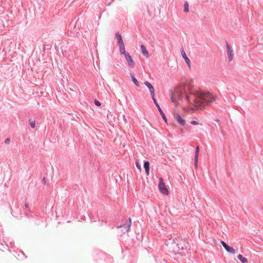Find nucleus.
<instances>
[{
  "label": "nucleus",
  "instance_id": "f257e3e1",
  "mask_svg": "<svg viewBox=\"0 0 263 263\" xmlns=\"http://www.w3.org/2000/svg\"><path fill=\"white\" fill-rule=\"evenodd\" d=\"M185 96V99L190 103L193 104L194 108L191 110H202L205 105L215 101V98L212 97L210 92H204L200 90L192 89L189 87L186 88V85L181 86L172 92L171 99L174 104L177 106V103L175 97L180 100Z\"/></svg>",
  "mask_w": 263,
  "mask_h": 263
},
{
  "label": "nucleus",
  "instance_id": "f03ea898",
  "mask_svg": "<svg viewBox=\"0 0 263 263\" xmlns=\"http://www.w3.org/2000/svg\"><path fill=\"white\" fill-rule=\"evenodd\" d=\"M159 189L161 193L164 195H167L168 191L166 188L163 179L162 178H159Z\"/></svg>",
  "mask_w": 263,
  "mask_h": 263
},
{
  "label": "nucleus",
  "instance_id": "7ed1b4c3",
  "mask_svg": "<svg viewBox=\"0 0 263 263\" xmlns=\"http://www.w3.org/2000/svg\"><path fill=\"white\" fill-rule=\"evenodd\" d=\"M226 47L228 60L229 62H231L233 58V49L228 42H226Z\"/></svg>",
  "mask_w": 263,
  "mask_h": 263
},
{
  "label": "nucleus",
  "instance_id": "20e7f679",
  "mask_svg": "<svg viewBox=\"0 0 263 263\" xmlns=\"http://www.w3.org/2000/svg\"><path fill=\"white\" fill-rule=\"evenodd\" d=\"M125 58L128 63V66L130 68H133L135 66V63L129 53H127L125 54Z\"/></svg>",
  "mask_w": 263,
  "mask_h": 263
},
{
  "label": "nucleus",
  "instance_id": "39448f33",
  "mask_svg": "<svg viewBox=\"0 0 263 263\" xmlns=\"http://www.w3.org/2000/svg\"><path fill=\"white\" fill-rule=\"evenodd\" d=\"M221 243L227 252L233 254H235L236 253L235 250L234 248L229 247L223 241H221Z\"/></svg>",
  "mask_w": 263,
  "mask_h": 263
},
{
  "label": "nucleus",
  "instance_id": "423d86ee",
  "mask_svg": "<svg viewBox=\"0 0 263 263\" xmlns=\"http://www.w3.org/2000/svg\"><path fill=\"white\" fill-rule=\"evenodd\" d=\"M144 84L145 86L149 89L151 95L152 97V98L155 97V89L153 86L148 81H145L144 82Z\"/></svg>",
  "mask_w": 263,
  "mask_h": 263
},
{
  "label": "nucleus",
  "instance_id": "0eeeda50",
  "mask_svg": "<svg viewBox=\"0 0 263 263\" xmlns=\"http://www.w3.org/2000/svg\"><path fill=\"white\" fill-rule=\"evenodd\" d=\"M131 224H132V220H131L130 218H129L128 221H127L126 224H124L123 225H120V226H118V228L124 227L125 229V231L128 232L129 230Z\"/></svg>",
  "mask_w": 263,
  "mask_h": 263
},
{
  "label": "nucleus",
  "instance_id": "6e6552de",
  "mask_svg": "<svg viewBox=\"0 0 263 263\" xmlns=\"http://www.w3.org/2000/svg\"><path fill=\"white\" fill-rule=\"evenodd\" d=\"M181 52L182 56L184 58V59L185 60V61L186 63L187 64V65L189 67H190V60L187 57V56L186 55V53H185V51H184V49H183V48H182V49L181 50Z\"/></svg>",
  "mask_w": 263,
  "mask_h": 263
},
{
  "label": "nucleus",
  "instance_id": "1a4fd4ad",
  "mask_svg": "<svg viewBox=\"0 0 263 263\" xmlns=\"http://www.w3.org/2000/svg\"><path fill=\"white\" fill-rule=\"evenodd\" d=\"M116 37L117 38L119 45L124 44L122 37L121 34L119 33V32H117L116 33Z\"/></svg>",
  "mask_w": 263,
  "mask_h": 263
},
{
  "label": "nucleus",
  "instance_id": "9d476101",
  "mask_svg": "<svg viewBox=\"0 0 263 263\" xmlns=\"http://www.w3.org/2000/svg\"><path fill=\"white\" fill-rule=\"evenodd\" d=\"M144 167L146 175H148L149 171V163L148 161H146L144 162Z\"/></svg>",
  "mask_w": 263,
  "mask_h": 263
},
{
  "label": "nucleus",
  "instance_id": "9b49d317",
  "mask_svg": "<svg viewBox=\"0 0 263 263\" xmlns=\"http://www.w3.org/2000/svg\"><path fill=\"white\" fill-rule=\"evenodd\" d=\"M141 49L143 54L146 57H148V52L144 45H141Z\"/></svg>",
  "mask_w": 263,
  "mask_h": 263
},
{
  "label": "nucleus",
  "instance_id": "f8f14e48",
  "mask_svg": "<svg viewBox=\"0 0 263 263\" xmlns=\"http://www.w3.org/2000/svg\"><path fill=\"white\" fill-rule=\"evenodd\" d=\"M130 76L132 77V79L134 83L135 84L136 86L139 87L140 84L137 79L135 77V74L133 73H130Z\"/></svg>",
  "mask_w": 263,
  "mask_h": 263
},
{
  "label": "nucleus",
  "instance_id": "ddd939ff",
  "mask_svg": "<svg viewBox=\"0 0 263 263\" xmlns=\"http://www.w3.org/2000/svg\"><path fill=\"white\" fill-rule=\"evenodd\" d=\"M119 50H120V53L121 54H124V55H125V54L127 52H126L125 51L124 44L120 45H119Z\"/></svg>",
  "mask_w": 263,
  "mask_h": 263
},
{
  "label": "nucleus",
  "instance_id": "4468645a",
  "mask_svg": "<svg viewBox=\"0 0 263 263\" xmlns=\"http://www.w3.org/2000/svg\"><path fill=\"white\" fill-rule=\"evenodd\" d=\"M154 103L155 104V105H156V106L158 107V109L160 113V115H165L164 113L163 112V111H162V110L161 109V108H160V106L159 105V104L157 103V101L155 99V98H152Z\"/></svg>",
  "mask_w": 263,
  "mask_h": 263
},
{
  "label": "nucleus",
  "instance_id": "2eb2a0df",
  "mask_svg": "<svg viewBox=\"0 0 263 263\" xmlns=\"http://www.w3.org/2000/svg\"><path fill=\"white\" fill-rule=\"evenodd\" d=\"M239 260H240L242 263H247L248 260L246 258L243 257L242 255L239 254L237 256Z\"/></svg>",
  "mask_w": 263,
  "mask_h": 263
},
{
  "label": "nucleus",
  "instance_id": "dca6fc26",
  "mask_svg": "<svg viewBox=\"0 0 263 263\" xmlns=\"http://www.w3.org/2000/svg\"><path fill=\"white\" fill-rule=\"evenodd\" d=\"M176 120L182 125L185 124V120L181 118V116H176Z\"/></svg>",
  "mask_w": 263,
  "mask_h": 263
},
{
  "label": "nucleus",
  "instance_id": "f3484780",
  "mask_svg": "<svg viewBox=\"0 0 263 263\" xmlns=\"http://www.w3.org/2000/svg\"><path fill=\"white\" fill-rule=\"evenodd\" d=\"M184 11L185 12H188L189 11V4L187 1H185L184 4Z\"/></svg>",
  "mask_w": 263,
  "mask_h": 263
},
{
  "label": "nucleus",
  "instance_id": "a211bd4d",
  "mask_svg": "<svg viewBox=\"0 0 263 263\" xmlns=\"http://www.w3.org/2000/svg\"><path fill=\"white\" fill-rule=\"evenodd\" d=\"M29 123L31 128H34L35 127V122L34 120H32V119L29 120Z\"/></svg>",
  "mask_w": 263,
  "mask_h": 263
},
{
  "label": "nucleus",
  "instance_id": "6ab92c4d",
  "mask_svg": "<svg viewBox=\"0 0 263 263\" xmlns=\"http://www.w3.org/2000/svg\"><path fill=\"white\" fill-rule=\"evenodd\" d=\"M136 166L137 167V168L139 169L140 171L141 170V166L139 161H137L136 162Z\"/></svg>",
  "mask_w": 263,
  "mask_h": 263
},
{
  "label": "nucleus",
  "instance_id": "aec40b11",
  "mask_svg": "<svg viewBox=\"0 0 263 263\" xmlns=\"http://www.w3.org/2000/svg\"><path fill=\"white\" fill-rule=\"evenodd\" d=\"M198 155L199 154H195V165H197V162H198Z\"/></svg>",
  "mask_w": 263,
  "mask_h": 263
},
{
  "label": "nucleus",
  "instance_id": "412c9836",
  "mask_svg": "<svg viewBox=\"0 0 263 263\" xmlns=\"http://www.w3.org/2000/svg\"><path fill=\"white\" fill-rule=\"evenodd\" d=\"M94 103L97 106H100L101 105V103L97 100H95Z\"/></svg>",
  "mask_w": 263,
  "mask_h": 263
},
{
  "label": "nucleus",
  "instance_id": "4be33fe9",
  "mask_svg": "<svg viewBox=\"0 0 263 263\" xmlns=\"http://www.w3.org/2000/svg\"><path fill=\"white\" fill-rule=\"evenodd\" d=\"M10 139L9 138H7V139H6L5 140V142H5V143L6 144H9L10 143Z\"/></svg>",
  "mask_w": 263,
  "mask_h": 263
},
{
  "label": "nucleus",
  "instance_id": "5701e85b",
  "mask_svg": "<svg viewBox=\"0 0 263 263\" xmlns=\"http://www.w3.org/2000/svg\"><path fill=\"white\" fill-rule=\"evenodd\" d=\"M199 147L197 146L196 148L195 154H199Z\"/></svg>",
  "mask_w": 263,
  "mask_h": 263
},
{
  "label": "nucleus",
  "instance_id": "b1692460",
  "mask_svg": "<svg viewBox=\"0 0 263 263\" xmlns=\"http://www.w3.org/2000/svg\"><path fill=\"white\" fill-rule=\"evenodd\" d=\"M191 123L192 124H194V125H196V124H198V123H197V121H194V120L192 121L191 122Z\"/></svg>",
  "mask_w": 263,
  "mask_h": 263
},
{
  "label": "nucleus",
  "instance_id": "393cba45",
  "mask_svg": "<svg viewBox=\"0 0 263 263\" xmlns=\"http://www.w3.org/2000/svg\"><path fill=\"white\" fill-rule=\"evenodd\" d=\"M163 119L164 120V121L167 123V119H166V116H162Z\"/></svg>",
  "mask_w": 263,
  "mask_h": 263
},
{
  "label": "nucleus",
  "instance_id": "a878e982",
  "mask_svg": "<svg viewBox=\"0 0 263 263\" xmlns=\"http://www.w3.org/2000/svg\"><path fill=\"white\" fill-rule=\"evenodd\" d=\"M173 115H177V116H179L180 115H179V113L178 112H176V111L175 110V112L173 114Z\"/></svg>",
  "mask_w": 263,
  "mask_h": 263
},
{
  "label": "nucleus",
  "instance_id": "bb28decb",
  "mask_svg": "<svg viewBox=\"0 0 263 263\" xmlns=\"http://www.w3.org/2000/svg\"><path fill=\"white\" fill-rule=\"evenodd\" d=\"M25 207H26V208H28V206H29V204H28V203H25Z\"/></svg>",
  "mask_w": 263,
  "mask_h": 263
}]
</instances>
